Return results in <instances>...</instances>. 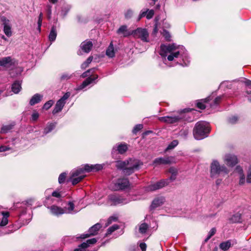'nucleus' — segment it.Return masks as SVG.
Wrapping results in <instances>:
<instances>
[{
  "label": "nucleus",
  "mask_w": 251,
  "mask_h": 251,
  "mask_svg": "<svg viewBox=\"0 0 251 251\" xmlns=\"http://www.w3.org/2000/svg\"><path fill=\"white\" fill-rule=\"evenodd\" d=\"M95 70V68H92L84 72L81 75V76L82 78H85L87 76L88 77L82 82L80 85L78 87L77 90H81L84 88L85 87L92 83L95 80L98 78V75H95L93 77L91 76H89L90 75V74H93Z\"/></svg>",
  "instance_id": "8"
},
{
  "label": "nucleus",
  "mask_w": 251,
  "mask_h": 251,
  "mask_svg": "<svg viewBox=\"0 0 251 251\" xmlns=\"http://www.w3.org/2000/svg\"><path fill=\"white\" fill-rule=\"evenodd\" d=\"M180 134L181 136L186 137L188 134V130L187 129L181 130L180 132Z\"/></svg>",
  "instance_id": "58"
},
{
  "label": "nucleus",
  "mask_w": 251,
  "mask_h": 251,
  "mask_svg": "<svg viewBox=\"0 0 251 251\" xmlns=\"http://www.w3.org/2000/svg\"><path fill=\"white\" fill-rule=\"evenodd\" d=\"M50 209L51 214L58 216L59 215L65 213V210L63 208L57 206L56 205H52L49 207Z\"/></svg>",
  "instance_id": "24"
},
{
  "label": "nucleus",
  "mask_w": 251,
  "mask_h": 251,
  "mask_svg": "<svg viewBox=\"0 0 251 251\" xmlns=\"http://www.w3.org/2000/svg\"><path fill=\"white\" fill-rule=\"evenodd\" d=\"M216 232V229L214 227L212 228L209 232L207 237L205 239V242H207L211 238V237L215 234Z\"/></svg>",
  "instance_id": "40"
},
{
  "label": "nucleus",
  "mask_w": 251,
  "mask_h": 251,
  "mask_svg": "<svg viewBox=\"0 0 251 251\" xmlns=\"http://www.w3.org/2000/svg\"><path fill=\"white\" fill-rule=\"evenodd\" d=\"M65 104L63 102L58 100L52 111V114L54 115L60 112L62 110Z\"/></svg>",
  "instance_id": "27"
},
{
  "label": "nucleus",
  "mask_w": 251,
  "mask_h": 251,
  "mask_svg": "<svg viewBox=\"0 0 251 251\" xmlns=\"http://www.w3.org/2000/svg\"><path fill=\"white\" fill-rule=\"evenodd\" d=\"M158 32L157 24L156 23L154 25V28L152 31L153 34H156Z\"/></svg>",
  "instance_id": "61"
},
{
  "label": "nucleus",
  "mask_w": 251,
  "mask_h": 251,
  "mask_svg": "<svg viewBox=\"0 0 251 251\" xmlns=\"http://www.w3.org/2000/svg\"><path fill=\"white\" fill-rule=\"evenodd\" d=\"M142 165L143 163L138 159H130L125 161H117L116 166L118 169H123L124 173L128 176L139 170Z\"/></svg>",
  "instance_id": "2"
},
{
  "label": "nucleus",
  "mask_w": 251,
  "mask_h": 251,
  "mask_svg": "<svg viewBox=\"0 0 251 251\" xmlns=\"http://www.w3.org/2000/svg\"><path fill=\"white\" fill-rule=\"evenodd\" d=\"M222 98V96H219L216 97L214 100V103L213 105H217L221 101ZM211 106H212V105Z\"/></svg>",
  "instance_id": "57"
},
{
  "label": "nucleus",
  "mask_w": 251,
  "mask_h": 251,
  "mask_svg": "<svg viewBox=\"0 0 251 251\" xmlns=\"http://www.w3.org/2000/svg\"><path fill=\"white\" fill-rule=\"evenodd\" d=\"M165 199L163 197H159L155 198L152 201L151 204L150 206L151 210L155 209L156 208L162 205L165 202Z\"/></svg>",
  "instance_id": "18"
},
{
  "label": "nucleus",
  "mask_w": 251,
  "mask_h": 251,
  "mask_svg": "<svg viewBox=\"0 0 251 251\" xmlns=\"http://www.w3.org/2000/svg\"><path fill=\"white\" fill-rule=\"evenodd\" d=\"M211 100L210 97H208L205 99H201L198 101L197 102V107L201 109H204L206 107L205 103H207Z\"/></svg>",
  "instance_id": "28"
},
{
  "label": "nucleus",
  "mask_w": 251,
  "mask_h": 251,
  "mask_svg": "<svg viewBox=\"0 0 251 251\" xmlns=\"http://www.w3.org/2000/svg\"><path fill=\"white\" fill-rule=\"evenodd\" d=\"M93 44L91 41L86 40L83 42L80 45L81 49L86 53H88L91 50Z\"/></svg>",
  "instance_id": "22"
},
{
  "label": "nucleus",
  "mask_w": 251,
  "mask_h": 251,
  "mask_svg": "<svg viewBox=\"0 0 251 251\" xmlns=\"http://www.w3.org/2000/svg\"><path fill=\"white\" fill-rule=\"evenodd\" d=\"M129 186V182L127 178H119L114 183L112 189L114 191L122 190L128 188Z\"/></svg>",
  "instance_id": "12"
},
{
  "label": "nucleus",
  "mask_w": 251,
  "mask_h": 251,
  "mask_svg": "<svg viewBox=\"0 0 251 251\" xmlns=\"http://www.w3.org/2000/svg\"><path fill=\"white\" fill-rule=\"evenodd\" d=\"M39 117V114L36 110H34L31 115L30 120L32 122L36 121Z\"/></svg>",
  "instance_id": "37"
},
{
  "label": "nucleus",
  "mask_w": 251,
  "mask_h": 251,
  "mask_svg": "<svg viewBox=\"0 0 251 251\" xmlns=\"http://www.w3.org/2000/svg\"><path fill=\"white\" fill-rule=\"evenodd\" d=\"M3 215L2 219L0 223V226H3L6 225L8 223V217L9 216V213L7 212L2 211L1 212Z\"/></svg>",
  "instance_id": "33"
},
{
  "label": "nucleus",
  "mask_w": 251,
  "mask_h": 251,
  "mask_svg": "<svg viewBox=\"0 0 251 251\" xmlns=\"http://www.w3.org/2000/svg\"><path fill=\"white\" fill-rule=\"evenodd\" d=\"M13 126L12 125H5L2 126L0 133H6L9 132L13 128Z\"/></svg>",
  "instance_id": "35"
},
{
  "label": "nucleus",
  "mask_w": 251,
  "mask_h": 251,
  "mask_svg": "<svg viewBox=\"0 0 251 251\" xmlns=\"http://www.w3.org/2000/svg\"><path fill=\"white\" fill-rule=\"evenodd\" d=\"M117 220V217L115 216H111L107 220V223L105 224V226H108L110 224H111L112 222L116 221Z\"/></svg>",
  "instance_id": "50"
},
{
  "label": "nucleus",
  "mask_w": 251,
  "mask_h": 251,
  "mask_svg": "<svg viewBox=\"0 0 251 251\" xmlns=\"http://www.w3.org/2000/svg\"><path fill=\"white\" fill-rule=\"evenodd\" d=\"M149 228V226L145 223H142L139 225V231L141 234L146 233Z\"/></svg>",
  "instance_id": "32"
},
{
  "label": "nucleus",
  "mask_w": 251,
  "mask_h": 251,
  "mask_svg": "<svg viewBox=\"0 0 251 251\" xmlns=\"http://www.w3.org/2000/svg\"><path fill=\"white\" fill-rule=\"evenodd\" d=\"M225 164L229 167H232L238 163V159L236 155L232 154H226L223 158Z\"/></svg>",
  "instance_id": "14"
},
{
  "label": "nucleus",
  "mask_w": 251,
  "mask_h": 251,
  "mask_svg": "<svg viewBox=\"0 0 251 251\" xmlns=\"http://www.w3.org/2000/svg\"><path fill=\"white\" fill-rule=\"evenodd\" d=\"M93 57L92 56H89L87 59L86 60V61H85L84 62H83L81 65V69H85V68H86L88 65H89V64H90L91 63V62L93 60Z\"/></svg>",
  "instance_id": "36"
},
{
  "label": "nucleus",
  "mask_w": 251,
  "mask_h": 251,
  "mask_svg": "<svg viewBox=\"0 0 251 251\" xmlns=\"http://www.w3.org/2000/svg\"><path fill=\"white\" fill-rule=\"evenodd\" d=\"M162 34L166 41H170L171 40V36L168 31L164 29L162 32Z\"/></svg>",
  "instance_id": "47"
},
{
  "label": "nucleus",
  "mask_w": 251,
  "mask_h": 251,
  "mask_svg": "<svg viewBox=\"0 0 251 251\" xmlns=\"http://www.w3.org/2000/svg\"><path fill=\"white\" fill-rule=\"evenodd\" d=\"M127 27L126 25H122L118 29V34H124L126 31Z\"/></svg>",
  "instance_id": "53"
},
{
  "label": "nucleus",
  "mask_w": 251,
  "mask_h": 251,
  "mask_svg": "<svg viewBox=\"0 0 251 251\" xmlns=\"http://www.w3.org/2000/svg\"><path fill=\"white\" fill-rule=\"evenodd\" d=\"M75 204L73 202L70 201L68 203L67 207L63 208L65 210V213L74 214L76 213L77 211L74 210Z\"/></svg>",
  "instance_id": "26"
},
{
  "label": "nucleus",
  "mask_w": 251,
  "mask_h": 251,
  "mask_svg": "<svg viewBox=\"0 0 251 251\" xmlns=\"http://www.w3.org/2000/svg\"><path fill=\"white\" fill-rule=\"evenodd\" d=\"M129 200L124 198L123 197L116 194H113L108 197V202L111 205H116L119 204H126L128 203Z\"/></svg>",
  "instance_id": "10"
},
{
  "label": "nucleus",
  "mask_w": 251,
  "mask_h": 251,
  "mask_svg": "<svg viewBox=\"0 0 251 251\" xmlns=\"http://www.w3.org/2000/svg\"><path fill=\"white\" fill-rule=\"evenodd\" d=\"M67 174L66 173H61L58 177V182L60 184L63 183L66 179Z\"/></svg>",
  "instance_id": "42"
},
{
  "label": "nucleus",
  "mask_w": 251,
  "mask_h": 251,
  "mask_svg": "<svg viewBox=\"0 0 251 251\" xmlns=\"http://www.w3.org/2000/svg\"><path fill=\"white\" fill-rule=\"evenodd\" d=\"M209 131L208 124L200 121L196 124L193 129V135L196 139L201 140L206 137Z\"/></svg>",
  "instance_id": "5"
},
{
  "label": "nucleus",
  "mask_w": 251,
  "mask_h": 251,
  "mask_svg": "<svg viewBox=\"0 0 251 251\" xmlns=\"http://www.w3.org/2000/svg\"><path fill=\"white\" fill-rule=\"evenodd\" d=\"M103 167V165L97 164L92 165L93 172L98 171L101 170Z\"/></svg>",
  "instance_id": "45"
},
{
  "label": "nucleus",
  "mask_w": 251,
  "mask_h": 251,
  "mask_svg": "<svg viewBox=\"0 0 251 251\" xmlns=\"http://www.w3.org/2000/svg\"><path fill=\"white\" fill-rule=\"evenodd\" d=\"M106 55L110 58H113L115 56L114 47L112 42L110 44L106 50Z\"/></svg>",
  "instance_id": "31"
},
{
  "label": "nucleus",
  "mask_w": 251,
  "mask_h": 251,
  "mask_svg": "<svg viewBox=\"0 0 251 251\" xmlns=\"http://www.w3.org/2000/svg\"><path fill=\"white\" fill-rule=\"evenodd\" d=\"M185 118L184 113H180L177 115L162 117L159 118V120L168 124H176L184 120Z\"/></svg>",
  "instance_id": "9"
},
{
  "label": "nucleus",
  "mask_w": 251,
  "mask_h": 251,
  "mask_svg": "<svg viewBox=\"0 0 251 251\" xmlns=\"http://www.w3.org/2000/svg\"><path fill=\"white\" fill-rule=\"evenodd\" d=\"M70 96V93H68V92L66 93L59 100H60L62 102H63L65 104L66 100L69 98Z\"/></svg>",
  "instance_id": "52"
},
{
  "label": "nucleus",
  "mask_w": 251,
  "mask_h": 251,
  "mask_svg": "<svg viewBox=\"0 0 251 251\" xmlns=\"http://www.w3.org/2000/svg\"><path fill=\"white\" fill-rule=\"evenodd\" d=\"M246 93L247 94V97L248 98V100L251 102V91L247 90L246 91Z\"/></svg>",
  "instance_id": "62"
},
{
  "label": "nucleus",
  "mask_w": 251,
  "mask_h": 251,
  "mask_svg": "<svg viewBox=\"0 0 251 251\" xmlns=\"http://www.w3.org/2000/svg\"><path fill=\"white\" fill-rule=\"evenodd\" d=\"M1 21L2 22V24L3 25V31L7 37H10L12 36V31H11V25L10 23V21L6 19V18L4 17H2L1 18Z\"/></svg>",
  "instance_id": "16"
},
{
  "label": "nucleus",
  "mask_w": 251,
  "mask_h": 251,
  "mask_svg": "<svg viewBox=\"0 0 251 251\" xmlns=\"http://www.w3.org/2000/svg\"><path fill=\"white\" fill-rule=\"evenodd\" d=\"M42 19H43V13L42 12L40 13L38 20V30L39 32L41 31V27L42 23Z\"/></svg>",
  "instance_id": "46"
},
{
  "label": "nucleus",
  "mask_w": 251,
  "mask_h": 251,
  "mask_svg": "<svg viewBox=\"0 0 251 251\" xmlns=\"http://www.w3.org/2000/svg\"><path fill=\"white\" fill-rule=\"evenodd\" d=\"M56 123H48L46 127L44 128L43 133V136H45L50 132L56 127Z\"/></svg>",
  "instance_id": "25"
},
{
  "label": "nucleus",
  "mask_w": 251,
  "mask_h": 251,
  "mask_svg": "<svg viewBox=\"0 0 251 251\" xmlns=\"http://www.w3.org/2000/svg\"><path fill=\"white\" fill-rule=\"evenodd\" d=\"M132 34L136 38L140 39L145 42H149V34L148 30L145 28H137L134 30Z\"/></svg>",
  "instance_id": "11"
},
{
  "label": "nucleus",
  "mask_w": 251,
  "mask_h": 251,
  "mask_svg": "<svg viewBox=\"0 0 251 251\" xmlns=\"http://www.w3.org/2000/svg\"><path fill=\"white\" fill-rule=\"evenodd\" d=\"M53 103V101L52 100H50L44 104L43 108L48 110L52 105Z\"/></svg>",
  "instance_id": "49"
},
{
  "label": "nucleus",
  "mask_w": 251,
  "mask_h": 251,
  "mask_svg": "<svg viewBox=\"0 0 251 251\" xmlns=\"http://www.w3.org/2000/svg\"><path fill=\"white\" fill-rule=\"evenodd\" d=\"M148 12V10H147V9H143L140 12V14L137 19V21H140L142 18L144 17H146V15H147V13Z\"/></svg>",
  "instance_id": "43"
},
{
  "label": "nucleus",
  "mask_w": 251,
  "mask_h": 251,
  "mask_svg": "<svg viewBox=\"0 0 251 251\" xmlns=\"http://www.w3.org/2000/svg\"><path fill=\"white\" fill-rule=\"evenodd\" d=\"M127 150V146L126 144H120L118 145L114 146L112 151V154H114V152L118 151L120 154H123Z\"/></svg>",
  "instance_id": "21"
},
{
  "label": "nucleus",
  "mask_w": 251,
  "mask_h": 251,
  "mask_svg": "<svg viewBox=\"0 0 251 251\" xmlns=\"http://www.w3.org/2000/svg\"><path fill=\"white\" fill-rule=\"evenodd\" d=\"M19 141V139H16V138H15V139H12V145H13V146H15L16 145V144L17 143V141Z\"/></svg>",
  "instance_id": "64"
},
{
  "label": "nucleus",
  "mask_w": 251,
  "mask_h": 251,
  "mask_svg": "<svg viewBox=\"0 0 251 251\" xmlns=\"http://www.w3.org/2000/svg\"><path fill=\"white\" fill-rule=\"evenodd\" d=\"M143 127V125L142 124L136 125L132 130V132L134 134H136L137 132L141 130Z\"/></svg>",
  "instance_id": "51"
},
{
  "label": "nucleus",
  "mask_w": 251,
  "mask_h": 251,
  "mask_svg": "<svg viewBox=\"0 0 251 251\" xmlns=\"http://www.w3.org/2000/svg\"><path fill=\"white\" fill-rule=\"evenodd\" d=\"M210 174L211 177H215L218 175H227L229 170L225 165H220L217 160H213L211 164Z\"/></svg>",
  "instance_id": "7"
},
{
  "label": "nucleus",
  "mask_w": 251,
  "mask_h": 251,
  "mask_svg": "<svg viewBox=\"0 0 251 251\" xmlns=\"http://www.w3.org/2000/svg\"><path fill=\"white\" fill-rule=\"evenodd\" d=\"M119 228V226L118 225H114L107 229L106 235L111 234L113 232Z\"/></svg>",
  "instance_id": "39"
},
{
  "label": "nucleus",
  "mask_w": 251,
  "mask_h": 251,
  "mask_svg": "<svg viewBox=\"0 0 251 251\" xmlns=\"http://www.w3.org/2000/svg\"><path fill=\"white\" fill-rule=\"evenodd\" d=\"M15 60L10 56L0 58V67L9 68L15 65Z\"/></svg>",
  "instance_id": "15"
},
{
  "label": "nucleus",
  "mask_w": 251,
  "mask_h": 251,
  "mask_svg": "<svg viewBox=\"0 0 251 251\" xmlns=\"http://www.w3.org/2000/svg\"><path fill=\"white\" fill-rule=\"evenodd\" d=\"M238 121V118L236 116H232L228 119V122L231 124H235Z\"/></svg>",
  "instance_id": "54"
},
{
  "label": "nucleus",
  "mask_w": 251,
  "mask_h": 251,
  "mask_svg": "<svg viewBox=\"0 0 251 251\" xmlns=\"http://www.w3.org/2000/svg\"><path fill=\"white\" fill-rule=\"evenodd\" d=\"M101 227V225L99 223H97L89 228L88 233L82 234L79 236L77 235L76 238L77 239H85L90 236L95 235L97 234L98 231Z\"/></svg>",
  "instance_id": "13"
},
{
  "label": "nucleus",
  "mask_w": 251,
  "mask_h": 251,
  "mask_svg": "<svg viewBox=\"0 0 251 251\" xmlns=\"http://www.w3.org/2000/svg\"><path fill=\"white\" fill-rule=\"evenodd\" d=\"M245 83L246 86H249L251 88V80L247 79L245 81Z\"/></svg>",
  "instance_id": "63"
},
{
  "label": "nucleus",
  "mask_w": 251,
  "mask_h": 251,
  "mask_svg": "<svg viewBox=\"0 0 251 251\" xmlns=\"http://www.w3.org/2000/svg\"><path fill=\"white\" fill-rule=\"evenodd\" d=\"M133 11L130 9L127 10L125 13V17L126 19H130L133 15Z\"/></svg>",
  "instance_id": "41"
},
{
  "label": "nucleus",
  "mask_w": 251,
  "mask_h": 251,
  "mask_svg": "<svg viewBox=\"0 0 251 251\" xmlns=\"http://www.w3.org/2000/svg\"><path fill=\"white\" fill-rule=\"evenodd\" d=\"M43 98V96L41 94L37 93L34 95L29 100V104L33 106L36 104L40 102Z\"/></svg>",
  "instance_id": "23"
},
{
  "label": "nucleus",
  "mask_w": 251,
  "mask_h": 251,
  "mask_svg": "<svg viewBox=\"0 0 251 251\" xmlns=\"http://www.w3.org/2000/svg\"><path fill=\"white\" fill-rule=\"evenodd\" d=\"M173 160L174 158L172 156L166 157H159L156 158L154 160L153 163L157 165L169 164L174 162Z\"/></svg>",
  "instance_id": "17"
},
{
  "label": "nucleus",
  "mask_w": 251,
  "mask_h": 251,
  "mask_svg": "<svg viewBox=\"0 0 251 251\" xmlns=\"http://www.w3.org/2000/svg\"><path fill=\"white\" fill-rule=\"evenodd\" d=\"M236 244L235 240H228L225 242H223L219 245V248L223 251H226L228 250L231 246Z\"/></svg>",
  "instance_id": "20"
},
{
  "label": "nucleus",
  "mask_w": 251,
  "mask_h": 251,
  "mask_svg": "<svg viewBox=\"0 0 251 251\" xmlns=\"http://www.w3.org/2000/svg\"><path fill=\"white\" fill-rule=\"evenodd\" d=\"M96 238H92L87 240L86 242H83L79 246L78 249H75L74 251H84L85 249L87 248L90 245H93L97 242Z\"/></svg>",
  "instance_id": "19"
},
{
  "label": "nucleus",
  "mask_w": 251,
  "mask_h": 251,
  "mask_svg": "<svg viewBox=\"0 0 251 251\" xmlns=\"http://www.w3.org/2000/svg\"><path fill=\"white\" fill-rule=\"evenodd\" d=\"M146 247H147L146 244L144 243H142L140 244V247L143 251H144L146 250Z\"/></svg>",
  "instance_id": "60"
},
{
  "label": "nucleus",
  "mask_w": 251,
  "mask_h": 251,
  "mask_svg": "<svg viewBox=\"0 0 251 251\" xmlns=\"http://www.w3.org/2000/svg\"><path fill=\"white\" fill-rule=\"evenodd\" d=\"M73 76V75H70L67 73H64L61 74L60 76L59 80L60 81H65L70 79Z\"/></svg>",
  "instance_id": "34"
},
{
  "label": "nucleus",
  "mask_w": 251,
  "mask_h": 251,
  "mask_svg": "<svg viewBox=\"0 0 251 251\" xmlns=\"http://www.w3.org/2000/svg\"><path fill=\"white\" fill-rule=\"evenodd\" d=\"M235 172L238 175V183L239 185H244L246 182L251 183V166H250L247 171L246 179L243 169L241 166L239 165L237 166L235 169Z\"/></svg>",
  "instance_id": "6"
},
{
  "label": "nucleus",
  "mask_w": 251,
  "mask_h": 251,
  "mask_svg": "<svg viewBox=\"0 0 251 251\" xmlns=\"http://www.w3.org/2000/svg\"><path fill=\"white\" fill-rule=\"evenodd\" d=\"M169 172L171 174V176L169 179H162L155 183L151 184L146 188V190L147 191H154L168 185L170 181H174L176 179L178 173L177 169L171 167L169 170Z\"/></svg>",
  "instance_id": "4"
},
{
  "label": "nucleus",
  "mask_w": 251,
  "mask_h": 251,
  "mask_svg": "<svg viewBox=\"0 0 251 251\" xmlns=\"http://www.w3.org/2000/svg\"><path fill=\"white\" fill-rule=\"evenodd\" d=\"M11 150L9 146H1L0 147V152H3Z\"/></svg>",
  "instance_id": "56"
},
{
  "label": "nucleus",
  "mask_w": 251,
  "mask_h": 251,
  "mask_svg": "<svg viewBox=\"0 0 251 251\" xmlns=\"http://www.w3.org/2000/svg\"><path fill=\"white\" fill-rule=\"evenodd\" d=\"M21 83L19 81H15L12 85V91L15 94H18L21 89Z\"/></svg>",
  "instance_id": "30"
},
{
  "label": "nucleus",
  "mask_w": 251,
  "mask_h": 251,
  "mask_svg": "<svg viewBox=\"0 0 251 251\" xmlns=\"http://www.w3.org/2000/svg\"><path fill=\"white\" fill-rule=\"evenodd\" d=\"M52 196L54 197L59 198L61 196V195L59 192L57 191H54L52 193Z\"/></svg>",
  "instance_id": "59"
},
{
  "label": "nucleus",
  "mask_w": 251,
  "mask_h": 251,
  "mask_svg": "<svg viewBox=\"0 0 251 251\" xmlns=\"http://www.w3.org/2000/svg\"><path fill=\"white\" fill-rule=\"evenodd\" d=\"M57 36V30L55 26H52L50 33L49 35V40L50 42H52L55 41Z\"/></svg>",
  "instance_id": "29"
},
{
  "label": "nucleus",
  "mask_w": 251,
  "mask_h": 251,
  "mask_svg": "<svg viewBox=\"0 0 251 251\" xmlns=\"http://www.w3.org/2000/svg\"><path fill=\"white\" fill-rule=\"evenodd\" d=\"M147 10H148V12L147 13L146 18L150 20L153 17L154 14V11L152 9L150 10L149 9H147Z\"/></svg>",
  "instance_id": "48"
},
{
  "label": "nucleus",
  "mask_w": 251,
  "mask_h": 251,
  "mask_svg": "<svg viewBox=\"0 0 251 251\" xmlns=\"http://www.w3.org/2000/svg\"><path fill=\"white\" fill-rule=\"evenodd\" d=\"M93 172L92 165L86 164L84 166L73 170L70 173V176L68 180L73 185L81 181L85 176V172Z\"/></svg>",
  "instance_id": "3"
},
{
  "label": "nucleus",
  "mask_w": 251,
  "mask_h": 251,
  "mask_svg": "<svg viewBox=\"0 0 251 251\" xmlns=\"http://www.w3.org/2000/svg\"><path fill=\"white\" fill-rule=\"evenodd\" d=\"M159 54L163 57L167 56V59L170 61L174 60L175 58L180 57L183 63L180 64L183 66H187L190 63L188 53L183 47L176 46L175 44L162 45L160 46Z\"/></svg>",
  "instance_id": "1"
},
{
  "label": "nucleus",
  "mask_w": 251,
  "mask_h": 251,
  "mask_svg": "<svg viewBox=\"0 0 251 251\" xmlns=\"http://www.w3.org/2000/svg\"><path fill=\"white\" fill-rule=\"evenodd\" d=\"M178 141L176 140H173L167 147L166 150H171L174 149L175 147H176L178 145Z\"/></svg>",
  "instance_id": "44"
},
{
  "label": "nucleus",
  "mask_w": 251,
  "mask_h": 251,
  "mask_svg": "<svg viewBox=\"0 0 251 251\" xmlns=\"http://www.w3.org/2000/svg\"><path fill=\"white\" fill-rule=\"evenodd\" d=\"M232 222L238 223L240 222L241 220V215L239 213H236L233 215L230 219Z\"/></svg>",
  "instance_id": "38"
},
{
  "label": "nucleus",
  "mask_w": 251,
  "mask_h": 251,
  "mask_svg": "<svg viewBox=\"0 0 251 251\" xmlns=\"http://www.w3.org/2000/svg\"><path fill=\"white\" fill-rule=\"evenodd\" d=\"M47 12L48 18L49 19H50L51 18V5H48L47 6Z\"/></svg>",
  "instance_id": "55"
}]
</instances>
